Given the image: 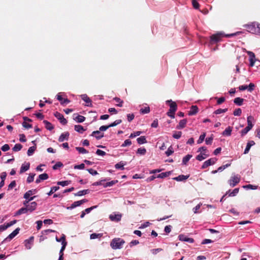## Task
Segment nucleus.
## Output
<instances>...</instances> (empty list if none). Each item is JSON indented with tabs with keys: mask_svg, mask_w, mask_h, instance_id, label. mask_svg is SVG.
I'll use <instances>...</instances> for the list:
<instances>
[{
	"mask_svg": "<svg viewBox=\"0 0 260 260\" xmlns=\"http://www.w3.org/2000/svg\"><path fill=\"white\" fill-rule=\"evenodd\" d=\"M241 31H237L235 33H233L231 34L224 35L223 33L221 32H219L216 34H213L210 36V42L211 43H215L221 41V39L223 37H225L226 38H230L233 36H237L240 34H241Z\"/></svg>",
	"mask_w": 260,
	"mask_h": 260,
	"instance_id": "nucleus-1",
	"label": "nucleus"
},
{
	"mask_svg": "<svg viewBox=\"0 0 260 260\" xmlns=\"http://www.w3.org/2000/svg\"><path fill=\"white\" fill-rule=\"evenodd\" d=\"M244 27L250 33L260 35V24L258 23L252 22L250 24L245 25Z\"/></svg>",
	"mask_w": 260,
	"mask_h": 260,
	"instance_id": "nucleus-2",
	"label": "nucleus"
},
{
	"mask_svg": "<svg viewBox=\"0 0 260 260\" xmlns=\"http://www.w3.org/2000/svg\"><path fill=\"white\" fill-rule=\"evenodd\" d=\"M125 241L121 238H114L110 243V246L113 249H121Z\"/></svg>",
	"mask_w": 260,
	"mask_h": 260,
	"instance_id": "nucleus-3",
	"label": "nucleus"
},
{
	"mask_svg": "<svg viewBox=\"0 0 260 260\" xmlns=\"http://www.w3.org/2000/svg\"><path fill=\"white\" fill-rule=\"evenodd\" d=\"M240 177L238 175H234L231 176L230 179L229 180L228 182L231 186L234 187L236 186V184L240 182Z\"/></svg>",
	"mask_w": 260,
	"mask_h": 260,
	"instance_id": "nucleus-4",
	"label": "nucleus"
},
{
	"mask_svg": "<svg viewBox=\"0 0 260 260\" xmlns=\"http://www.w3.org/2000/svg\"><path fill=\"white\" fill-rule=\"evenodd\" d=\"M216 161H217V158L215 157L210 158V159L207 160L206 161H205L203 163L201 168L202 169H206L207 167H208L209 166L214 165L216 162Z\"/></svg>",
	"mask_w": 260,
	"mask_h": 260,
	"instance_id": "nucleus-5",
	"label": "nucleus"
},
{
	"mask_svg": "<svg viewBox=\"0 0 260 260\" xmlns=\"http://www.w3.org/2000/svg\"><path fill=\"white\" fill-rule=\"evenodd\" d=\"M166 103H170L169 113H172V114L175 113V112L177 109V105L176 103L173 102L171 100H167L166 101Z\"/></svg>",
	"mask_w": 260,
	"mask_h": 260,
	"instance_id": "nucleus-6",
	"label": "nucleus"
},
{
	"mask_svg": "<svg viewBox=\"0 0 260 260\" xmlns=\"http://www.w3.org/2000/svg\"><path fill=\"white\" fill-rule=\"evenodd\" d=\"M87 202V200L86 199H83L80 201H77L74 202L71 206L67 207L68 209L71 210L77 207L80 206L82 204Z\"/></svg>",
	"mask_w": 260,
	"mask_h": 260,
	"instance_id": "nucleus-7",
	"label": "nucleus"
},
{
	"mask_svg": "<svg viewBox=\"0 0 260 260\" xmlns=\"http://www.w3.org/2000/svg\"><path fill=\"white\" fill-rule=\"evenodd\" d=\"M20 228H16L12 233H11L5 239L4 242L10 241L13 238H14L19 232Z\"/></svg>",
	"mask_w": 260,
	"mask_h": 260,
	"instance_id": "nucleus-8",
	"label": "nucleus"
},
{
	"mask_svg": "<svg viewBox=\"0 0 260 260\" xmlns=\"http://www.w3.org/2000/svg\"><path fill=\"white\" fill-rule=\"evenodd\" d=\"M54 115V116L60 121V122L62 124L65 125L67 123V120L64 118L63 116L60 113L56 112Z\"/></svg>",
	"mask_w": 260,
	"mask_h": 260,
	"instance_id": "nucleus-9",
	"label": "nucleus"
},
{
	"mask_svg": "<svg viewBox=\"0 0 260 260\" xmlns=\"http://www.w3.org/2000/svg\"><path fill=\"white\" fill-rule=\"evenodd\" d=\"M122 215L121 214H116L113 213L109 215V218L113 221H119L121 220Z\"/></svg>",
	"mask_w": 260,
	"mask_h": 260,
	"instance_id": "nucleus-10",
	"label": "nucleus"
},
{
	"mask_svg": "<svg viewBox=\"0 0 260 260\" xmlns=\"http://www.w3.org/2000/svg\"><path fill=\"white\" fill-rule=\"evenodd\" d=\"M247 54L249 55V65H253L256 60L254 53L251 51H247Z\"/></svg>",
	"mask_w": 260,
	"mask_h": 260,
	"instance_id": "nucleus-11",
	"label": "nucleus"
},
{
	"mask_svg": "<svg viewBox=\"0 0 260 260\" xmlns=\"http://www.w3.org/2000/svg\"><path fill=\"white\" fill-rule=\"evenodd\" d=\"M179 240L181 241L187 242L190 243H192L194 242V240L192 238H188L186 237L185 235L181 234L178 237Z\"/></svg>",
	"mask_w": 260,
	"mask_h": 260,
	"instance_id": "nucleus-12",
	"label": "nucleus"
},
{
	"mask_svg": "<svg viewBox=\"0 0 260 260\" xmlns=\"http://www.w3.org/2000/svg\"><path fill=\"white\" fill-rule=\"evenodd\" d=\"M90 136L94 137L97 140H100L104 136V133H102L100 131H93Z\"/></svg>",
	"mask_w": 260,
	"mask_h": 260,
	"instance_id": "nucleus-13",
	"label": "nucleus"
},
{
	"mask_svg": "<svg viewBox=\"0 0 260 260\" xmlns=\"http://www.w3.org/2000/svg\"><path fill=\"white\" fill-rule=\"evenodd\" d=\"M69 133L65 132L62 133L58 138V141L60 142H63L64 140H68L69 138Z\"/></svg>",
	"mask_w": 260,
	"mask_h": 260,
	"instance_id": "nucleus-14",
	"label": "nucleus"
},
{
	"mask_svg": "<svg viewBox=\"0 0 260 260\" xmlns=\"http://www.w3.org/2000/svg\"><path fill=\"white\" fill-rule=\"evenodd\" d=\"M34 241V237H31L28 239L25 240V246L27 249H30L31 248Z\"/></svg>",
	"mask_w": 260,
	"mask_h": 260,
	"instance_id": "nucleus-15",
	"label": "nucleus"
},
{
	"mask_svg": "<svg viewBox=\"0 0 260 260\" xmlns=\"http://www.w3.org/2000/svg\"><path fill=\"white\" fill-rule=\"evenodd\" d=\"M209 156V154L206 152H201L196 156V159L199 161H202Z\"/></svg>",
	"mask_w": 260,
	"mask_h": 260,
	"instance_id": "nucleus-16",
	"label": "nucleus"
},
{
	"mask_svg": "<svg viewBox=\"0 0 260 260\" xmlns=\"http://www.w3.org/2000/svg\"><path fill=\"white\" fill-rule=\"evenodd\" d=\"M80 96L82 100L86 103L87 106H90L91 105V101L86 94H82Z\"/></svg>",
	"mask_w": 260,
	"mask_h": 260,
	"instance_id": "nucleus-17",
	"label": "nucleus"
},
{
	"mask_svg": "<svg viewBox=\"0 0 260 260\" xmlns=\"http://www.w3.org/2000/svg\"><path fill=\"white\" fill-rule=\"evenodd\" d=\"M186 123L187 120L186 119H182L180 121L179 124L177 125L176 128L181 129L185 127Z\"/></svg>",
	"mask_w": 260,
	"mask_h": 260,
	"instance_id": "nucleus-18",
	"label": "nucleus"
},
{
	"mask_svg": "<svg viewBox=\"0 0 260 260\" xmlns=\"http://www.w3.org/2000/svg\"><path fill=\"white\" fill-rule=\"evenodd\" d=\"M198 111L199 109L197 106H192L188 112V115L190 116L194 115L198 112Z\"/></svg>",
	"mask_w": 260,
	"mask_h": 260,
	"instance_id": "nucleus-19",
	"label": "nucleus"
},
{
	"mask_svg": "<svg viewBox=\"0 0 260 260\" xmlns=\"http://www.w3.org/2000/svg\"><path fill=\"white\" fill-rule=\"evenodd\" d=\"M67 245V242H63L59 251V257L58 260H63V251Z\"/></svg>",
	"mask_w": 260,
	"mask_h": 260,
	"instance_id": "nucleus-20",
	"label": "nucleus"
},
{
	"mask_svg": "<svg viewBox=\"0 0 260 260\" xmlns=\"http://www.w3.org/2000/svg\"><path fill=\"white\" fill-rule=\"evenodd\" d=\"M188 177V175H180L177 177L174 178L173 179L177 181H183L187 179Z\"/></svg>",
	"mask_w": 260,
	"mask_h": 260,
	"instance_id": "nucleus-21",
	"label": "nucleus"
},
{
	"mask_svg": "<svg viewBox=\"0 0 260 260\" xmlns=\"http://www.w3.org/2000/svg\"><path fill=\"white\" fill-rule=\"evenodd\" d=\"M37 206V203L32 202L29 205H28L26 207L28 209V211L32 212L36 209Z\"/></svg>",
	"mask_w": 260,
	"mask_h": 260,
	"instance_id": "nucleus-22",
	"label": "nucleus"
},
{
	"mask_svg": "<svg viewBox=\"0 0 260 260\" xmlns=\"http://www.w3.org/2000/svg\"><path fill=\"white\" fill-rule=\"evenodd\" d=\"M255 144V143L253 141H249L246 145V148L245 149L244 153L247 154L249 151V150L251 147Z\"/></svg>",
	"mask_w": 260,
	"mask_h": 260,
	"instance_id": "nucleus-23",
	"label": "nucleus"
},
{
	"mask_svg": "<svg viewBox=\"0 0 260 260\" xmlns=\"http://www.w3.org/2000/svg\"><path fill=\"white\" fill-rule=\"evenodd\" d=\"M232 131V127L229 126L222 132V135L224 136H230L231 135Z\"/></svg>",
	"mask_w": 260,
	"mask_h": 260,
	"instance_id": "nucleus-24",
	"label": "nucleus"
},
{
	"mask_svg": "<svg viewBox=\"0 0 260 260\" xmlns=\"http://www.w3.org/2000/svg\"><path fill=\"white\" fill-rule=\"evenodd\" d=\"M75 130L79 133L82 134L86 129L81 125H75Z\"/></svg>",
	"mask_w": 260,
	"mask_h": 260,
	"instance_id": "nucleus-25",
	"label": "nucleus"
},
{
	"mask_svg": "<svg viewBox=\"0 0 260 260\" xmlns=\"http://www.w3.org/2000/svg\"><path fill=\"white\" fill-rule=\"evenodd\" d=\"M28 211L27 207H23L19 209L16 213L15 215H19L22 214L26 213Z\"/></svg>",
	"mask_w": 260,
	"mask_h": 260,
	"instance_id": "nucleus-26",
	"label": "nucleus"
},
{
	"mask_svg": "<svg viewBox=\"0 0 260 260\" xmlns=\"http://www.w3.org/2000/svg\"><path fill=\"white\" fill-rule=\"evenodd\" d=\"M126 165V163L121 161L115 165V168L116 169H120L123 170L124 169V166Z\"/></svg>",
	"mask_w": 260,
	"mask_h": 260,
	"instance_id": "nucleus-27",
	"label": "nucleus"
},
{
	"mask_svg": "<svg viewBox=\"0 0 260 260\" xmlns=\"http://www.w3.org/2000/svg\"><path fill=\"white\" fill-rule=\"evenodd\" d=\"M29 163H27L26 165H22L20 168V173H22L27 171L29 168Z\"/></svg>",
	"mask_w": 260,
	"mask_h": 260,
	"instance_id": "nucleus-28",
	"label": "nucleus"
},
{
	"mask_svg": "<svg viewBox=\"0 0 260 260\" xmlns=\"http://www.w3.org/2000/svg\"><path fill=\"white\" fill-rule=\"evenodd\" d=\"M254 121V118L252 116H249L247 117V126H250V128H252L253 127V124L252 122Z\"/></svg>",
	"mask_w": 260,
	"mask_h": 260,
	"instance_id": "nucleus-29",
	"label": "nucleus"
},
{
	"mask_svg": "<svg viewBox=\"0 0 260 260\" xmlns=\"http://www.w3.org/2000/svg\"><path fill=\"white\" fill-rule=\"evenodd\" d=\"M74 119L78 122L81 123L85 121V117L82 115H78L74 118Z\"/></svg>",
	"mask_w": 260,
	"mask_h": 260,
	"instance_id": "nucleus-30",
	"label": "nucleus"
},
{
	"mask_svg": "<svg viewBox=\"0 0 260 260\" xmlns=\"http://www.w3.org/2000/svg\"><path fill=\"white\" fill-rule=\"evenodd\" d=\"M43 122L45 125L46 128L48 130L51 131L54 128V127L52 125V124L49 121L47 120H44Z\"/></svg>",
	"mask_w": 260,
	"mask_h": 260,
	"instance_id": "nucleus-31",
	"label": "nucleus"
},
{
	"mask_svg": "<svg viewBox=\"0 0 260 260\" xmlns=\"http://www.w3.org/2000/svg\"><path fill=\"white\" fill-rule=\"evenodd\" d=\"M35 192V190H29L24 193L23 198L27 200L30 197V196L34 194Z\"/></svg>",
	"mask_w": 260,
	"mask_h": 260,
	"instance_id": "nucleus-32",
	"label": "nucleus"
},
{
	"mask_svg": "<svg viewBox=\"0 0 260 260\" xmlns=\"http://www.w3.org/2000/svg\"><path fill=\"white\" fill-rule=\"evenodd\" d=\"M192 156L191 154H187L184 156L182 159V164L186 165Z\"/></svg>",
	"mask_w": 260,
	"mask_h": 260,
	"instance_id": "nucleus-33",
	"label": "nucleus"
},
{
	"mask_svg": "<svg viewBox=\"0 0 260 260\" xmlns=\"http://www.w3.org/2000/svg\"><path fill=\"white\" fill-rule=\"evenodd\" d=\"M137 141L139 144H143L147 143V141L145 136H141L137 139Z\"/></svg>",
	"mask_w": 260,
	"mask_h": 260,
	"instance_id": "nucleus-34",
	"label": "nucleus"
},
{
	"mask_svg": "<svg viewBox=\"0 0 260 260\" xmlns=\"http://www.w3.org/2000/svg\"><path fill=\"white\" fill-rule=\"evenodd\" d=\"M89 192V190L88 189H84L82 190H80L77 193L75 194V196H82L83 195L87 194Z\"/></svg>",
	"mask_w": 260,
	"mask_h": 260,
	"instance_id": "nucleus-35",
	"label": "nucleus"
},
{
	"mask_svg": "<svg viewBox=\"0 0 260 260\" xmlns=\"http://www.w3.org/2000/svg\"><path fill=\"white\" fill-rule=\"evenodd\" d=\"M244 99L241 98H236L234 99V102L238 106H241L243 104Z\"/></svg>",
	"mask_w": 260,
	"mask_h": 260,
	"instance_id": "nucleus-36",
	"label": "nucleus"
},
{
	"mask_svg": "<svg viewBox=\"0 0 260 260\" xmlns=\"http://www.w3.org/2000/svg\"><path fill=\"white\" fill-rule=\"evenodd\" d=\"M117 182H118L117 180H112L111 181L108 182L104 184L103 186L104 187L112 186L113 185L115 184Z\"/></svg>",
	"mask_w": 260,
	"mask_h": 260,
	"instance_id": "nucleus-37",
	"label": "nucleus"
},
{
	"mask_svg": "<svg viewBox=\"0 0 260 260\" xmlns=\"http://www.w3.org/2000/svg\"><path fill=\"white\" fill-rule=\"evenodd\" d=\"M55 240L58 242H61V245H63V242H67L66 241V236L64 234H62L61 237L59 239L57 237H56Z\"/></svg>",
	"mask_w": 260,
	"mask_h": 260,
	"instance_id": "nucleus-38",
	"label": "nucleus"
},
{
	"mask_svg": "<svg viewBox=\"0 0 260 260\" xmlns=\"http://www.w3.org/2000/svg\"><path fill=\"white\" fill-rule=\"evenodd\" d=\"M36 149V147L35 146H31L29 147L27 152L28 156H31L34 154Z\"/></svg>",
	"mask_w": 260,
	"mask_h": 260,
	"instance_id": "nucleus-39",
	"label": "nucleus"
},
{
	"mask_svg": "<svg viewBox=\"0 0 260 260\" xmlns=\"http://www.w3.org/2000/svg\"><path fill=\"white\" fill-rule=\"evenodd\" d=\"M170 172H163V173H161L158 174L157 176V178H164L168 177L170 175Z\"/></svg>",
	"mask_w": 260,
	"mask_h": 260,
	"instance_id": "nucleus-40",
	"label": "nucleus"
},
{
	"mask_svg": "<svg viewBox=\"0 0 260 260\" xmlns=\"http://www.w3.org/2000/svg\"><path fill=\"white\" fill-rule=\"evenodd\" d=\"M22 148V146L20 144H16L15 145L14 147L12 148L13 150L15 152L20 151Z\"/></svg>",
	"mask_w": 260,
	"mask_h": 260,
	"instance_id": "nucleus-41",
	"label": "nucleus"
},
{
	"mask_svg": "<svg viewBox=\"0 0 260 260\" xmlns=\"http://www.w3.org/2000/svg\"><path fill=\"white\" fill-rule=\"evenodd\" d=\"M181 135H182V132L179 131V132H174V133L173 134V137L174 138V139H179L181 137Z\"/></svg>",
	"mask_w": 260,
	"mask_h": 260,
	"instance_id": "nucleus-42",
	"label": "nucleus"
},
{
	"mask_svg": "<svg viewBox=\"0 0 260 260\" xmlns=\"http://www.w3.org/2000/svg\"><path fill=\"white\" fill-rule=\"evenodd\" d=\"M76 149L80 153L82 154L87 153L88 152L83 147H77Z\"/></svg>",
	"mask_w": 260,
	"mask_h": 260,
	"instance_id": "nucleus-43",
	"label": "nucleus"
},
{
	"mask_svg": "<svg viewBox=\"0 0 260 260\" xmlns=\"http://www.w3.org/2000/svg\"><path fill=\"white\" fill-rule=\"evenodd\" d=\"M239 192V188H235L232 191L230 192V190L228 191V193H229V196L230 197H234Z\"/></svg>",
	"mask_w": 260,
	"mask_h": 260,
	"instance_id": "nucleus-44",
	"label": "nucleus"
},
{
	"mask_svg": "<svg viewBox=\"0 0 260 260\" xmlns=\"http://www.w3.org/2000/svg\"><path fill=\"white\" fill-rule=\"evenodd\" d=\"M71 183V181H58L57 182L58 185H61L62 186H67Z\"/></svg>",
	"mask_w": 260,
	"mask_h": 260,
	"instance_id": "nucleus-45",
	"label": "nucleus"
},
{
	"mask_svg": "<svg viewBox=\"0 0 260 260\" xmlns=\"http://www.w3.org/2000/svg\"><path fill=\"white\" fill-rule=\"evenodd\" d=\"M146 152V150L145 148H138L137 153L140 155H145Z\"/></svg>",
	"mask_w": 260,
	"mask_h": 260,
	"instance_id": "nucleus-46",
	"label": "nucleus"
},
{
	"mask_svg": "<svg viewBox=\"0 0 260 260\" xmlns=\"http://www.w3.org/2000/svg\"><path fill=\"white\" fill-rule=\"evenodd\" d=\"M59 189V186H53L51 188L50 191L47 193L48 196H51L53 192L56 191Z\"/></svg>",
	"mask_w": 260,
	"mask_h": 260,
	"instance_id": "nucleus-47",
	"label": "nucleus"
},
{
	"mask_svg": "<svg viewBox=\"0 0 260 260\" xmlns=\"http://www.w3.org/2000/svg\"><path fill=\"white\" fill-rule=\"evenodd\" d=\"M102 234L93 233L90 235V238L91 239H95L96 238H101L102 236Z\"/></svg>",
	"mask_w": 260,
	"mask_h": 260,
	"instance_id": "nucleus-48",
	"label": "nucleus"
},
{
	"mask_svg": "<svg viewBox=\"0 0 260 260\" xmlns=\"http://www.w3.org/2000/svg\"><path fill=\"white\" fill-rule=\"evenodd\" d=\"M150 112V108L149 107H145L144 108H141L140 109V112L142 114H147L149 113Z\"/></svg>",
	"mask_w": 260,
	"mask_h": 260,
	"instance_id": "nucleus-49",
	"label": "nucleus"
},
{
	"mask_svg": "<svg viewBox=\"0 0 260 260\" xmlns=\"http://www.w3.org/2000/svg\"><path fill=\"white\" fill-rule=\"evenodd\" d=\"M35 175V174H30L27 178V182L30 183L34 181Z\"/></svg>",
	"mask_w": 260,
	"mask_h": 260,
	"instance_id": "nucleus-50",
	"label": "nucleus"
},
{
	"mask_svg": "<svg viewBox=\"0 0 260 260\" xmlns=\"http://www.w3.org/2000/svg\"><path fill=\"white\" fill-rule=\"evenodd\" d=\"M228 111V109H218L214 111V113L215 114H220L221 113H225Z\"/></svg>",
	"mask_w": 260,
	"mask_h": 260,
	"instance_id": "nucleus-51",
	"label": "nucleus"
},
{
	"mask_svg": "<svg viewBox=\"0 0 260 260\" xmlns=\"http://www.w3.org/2000/svg\"><path fill=\"white\" fill-rule=\"evenodd\" d=\"M251 129L250 126H246L241 132L242 136L245 135Z\"/></svg>",
	"mask_w": 260,
	"mask_h": 260,
	"instance_id": "nucleus-52",
	"label": "nucleus"
},
{
	"mask_svg": "<svg viewBox=\"0 0 260 260\" xmlns=\"http://www.w3.org/2000/svg\"><path fill=\"white\" fill-rule=\"evenodd\" d=\"M132 144V142L130 140L127 139L125 140L124 143L121 145V147H124L126 146H130Z\"/></svg>",
	"mask_w": 260,
	"mask_h": 260,
	"instance_id": "nucleus-53",
	"label": "nucleus"
},
{
	"mask_svg": "<svg viewBox=\"0 0 260 260\" xmlns=\"http://www.w3.org/2000/svg\"><path fill=\"white\" fill-rule=\"evenodd\" d=\"M205 137H206V133H204L203 134H202L200 136L198 140L197 141V143L198 144L202 143L203 142V141L204 140Z\"/></svg>",
	"mask_w": 260,
	"mask_h": 260,
	"instance_id": "nucleus-54",
	"label": "nucleus"
},
{
	"mask_svg": "<svg viewBox=\"0 0 260 260\" xmlns=\"http://www.w3.org/2000/svg\"><path fill=\"white\" fill-rule=\"evenodd\" d=\"M122 122V120L121 119H117L115 121H114L113 123L109 124L110 127H114L116 126L117 125L121 123Z\"/></svg>",
	"mask_w": 260,
	"mask_h": 260,
	"instance_id": "nucleus-55",
	"label": "nucleus"
},
{
	"mask_svg": "<svg viewBox=\"0 0 260 260\" xmlns=\"http://www.w3.org/2000/svg\"><path fill=\"white\" fill-rule=\"evenodd\" d=\"M62 94L64 95V93L62 92H60L56 95L57 99L60 102L61 104H62V103L63 102L64 99L63 98H62Z\"/></svg>",
	"mask_w": 260,
	"mask_h": 260,
	"instance_id": "nucleus-56",
	"label": "nucleus"
},
{
	"mask_svg": "<svg viewBox=\"0 0 260 260\" xmlns=\"http://www.w3.org/2000/svg\"><path fill=\"white\" fill-rule=\"evenodd\" d=\"M142 133V132L141 131H137V132H135L133 133H132L130 136H129V138H135L137 136H138L139 135H141V134Z\"/></svg>",
	"mask_w": 260,
	"mask_h": 260,
	"instance_id": "nucleus-57",
	"label": "nucleus"
},
{
	"mask_svg": "<svg viewBox=\"0 0 260 260\" xmlns=\"http://www.w3.org/2000/svg\"><path fill=\"white\" fill-rule=\"evenodd\" d=\"M39 176L40 179H41V180H46L49 177L48 174L46 173L42 174L40 175Z\"/></svg>",
	"mask_w": 260,
	"mask_h": 260,
	"instance_id": "nucleus-58",
	"label": "nucleus"
},
{
	"mask_svg": "<svg viewBox=\"0 0 260 260\" xmlns=\"http://www.w3.org/2000/svg\"><path fill=\"white\" fill-rule=\"evenodd\" d=\"M114 100L118 103L117 105V106L120 107H121L122 106L123 102L119 98H114Z\"/></svg>",
	"mask_w": 260,
	"mask_h": 260,
	"instance_id": "nucleus-59",
	"label": "nucleus"
},
{
	"mask_svg": "<svg viewBox=\"0 0 260 260\" xmlns=\"http://www.w3.org/2000/svg\"><path fill=\"white\" fill-rule=\"evenodd\" d=\"M242 113V110L240 108L236 109L233 113L235 116H240Z\"/></svg>",
	"mask_w": 260,
	"mask_h": 260,
	"instance_id": "nucleus-60",
	"label": "nucleus"
},
{
	"mask_svg": "<svg viewBox=\"0 0 260 260\" xmlns=\"http://www.w3.org/2000/svg\"><path fill=\"white\" fill-rule=\"evenodd\" d=\"M173 152H174V151H173V148L172 147V146H170L168 149L167 151L166 152V154L168 156H170L171 154H172Z\"/></svg>",
	"mask_w": 260,
	"mask_h": 260,
	"instance_id": "nucleus-61",
	"label": "nucleus"
},
{
	"mask_svg": "<svg viewBox=\"0 0 260 260\" xmlns=\"http://www.w3.org/2000/svg\"><path fill=\"white\" fill-rule=\"evenodd\" d=\"M62 166H63V164L61 162H57V163H56L55 165H54L53 166V169L57 170L59 168L61 167Z\"/></svg>",
	"mask_w": 260,
	"mask_h": 260,
	"instance_id": "nucleus-62",
	"label": "nucleus"
},
{
	"mask_svg": "<svg viewBox=\"0 0 260 260\" xmlns=\"http://www.w3.org/2000/svg\"><path fill=\"white\" fill-rule=\"evenodd\" d=\"M162 250V249H161V248H156V249H152L150 251L153 254L155 255L157 253L161 251Z\"/></svg>",
	"mask_w": 260,
	"mask_h": 260,
	"instance_id": "nucleus-63",
	"label": "nucleus"
},
{
	"mask_svg": "<svg viewBox=\"0 0 260 260\" xmlns=\"http://www.w3.org/2000/svg\"><path fill=\"white\" fill-rule=\"evenodd\" d=\"M213 138L212 136H211L210 137L207 138L206 139V144L207 145H211L212 143Z\"/></svg>",
	"mask_w": 260,
	"mask_h": 260,
	"instance_id": "nucleus-64",
	"label": "nucleus"
}]
</instances>
